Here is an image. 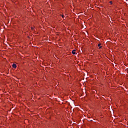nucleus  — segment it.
I'll list each match as a JSON object with an SVG mask.
<instances>
[{
	"label": "nucleus",
	"instance_id": "obj_5",
	"mask_svg": "<svg viewBox=\"0 0 128 128\" xmlns=\"http://www.w3.org/2000/svg\"><path fill=\"white\" fill-rule=\"evenodd\" d=\"M31 30H34V28H33L32 27H31Z\"/></svg>",
	"mask_w": 128,
	"mask_h": 128
},
{
	"label": "nucleus",
	"instance_id": "obj_3",
	"mask_svg": "<svg viewBox=\"0 0 128 128\" xmlns=\"http://www.w3.org/2000/svg\"><path fill=\"white\" fill-rule=\"evenodd\" d=\"M110 3L111 4H112V2L110 1Z\"/></svg>",
	"mask_w": 128,
	"mask_h": 128
},
{
	"label": "nucleus",
	"instance_id": "obj_1",
	"mask_svg": "<svg viewBox=\"0 0 128 128\" xmlns=\"http://www.w3.org/2000/svg\"><path fill=\"white\" fill-rule=\"evenodd\" d=\"M12 68H16V64H12Z\"/></svg>",
	"mask_w": 128,
	"mask_h": 128
},
{
	"label": "nucleus",
	"instance_id": "obj_7",
	"mask_svg": "<svg viewBox=\"0 0 128 128\" xmlns=\"http://www.w3.org/2000/svg\"><path fill=\"white\" fill-rule=\"evenodd\" d=\"M99 48H102V46H99Z\"/></svg>",
	"mask_w": 128,
	"mask_h": 128
},
{
	"label": "nucleus",
	"instance_id": "obj_4",
	"mask_svg": "<svg viewBox=\"0 0 128 128\" xmlns=\"http://www.w3.org/2000/svg\"><path fill=\"white\" fill-rule=\"evenodd\" d=\"M62 17L64 18V16L62 15Z\"/></svg>",
	"mask_w": 128,
	"mask_h": 128
},
{
	"label": "nucleus",
	"instance_id": "obj_2",
	"mask_svg": "<svg viewBox=\"0 0 128 128\" xmlns=\"http://www.w3.org/2000/svg\"><path fill=\"white\" fill-rule=\"evenodd\" d=\"M72 54H76V50H74L72 51Z\"/></svg>",
	"mask_w": 128,
	"mask_h": 128
},
{
	"label": "nucleus",
	"instance_id": "obj_6",
	"mask_svg": "<svg viewBox=\"0 0 128 128\" xmlns=\"http://www.w3.org/2000/svg\"><path fill=\"white\" fill-rule=\"evenodd\" d=\"M98 46H100V44H98Z\"/></svg>",
	"mask_w": 128,
	"mask_h": 128
}]
</instances>
